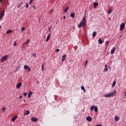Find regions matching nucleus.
I'll use <instances>...</instances> for the list:
<instances>
[{
	"mask_svg": "<svg viewBox=\"0 0 126 126\" xmlns=\"http://www.w3.org/2000/svg\"><path fill=\"white\" fill-rule=\"evenodd\" d=\"M94 8H96V7H97V5H98V2H95L93 4Z\"/></svg>",
	"mask_w": 126,
	"mask_h": 126,
	"instance_id": "nucleus-12",
	"label": "nucleus"
},
{
	"mask_svg": "<svg viewBox=\"0 0 126 126\" xmlns=\"http://www.w3.org/2000/svg\"><path fill=\"white\" fill-rule=\"evenodd\" d=\"M3 16H4V10L2 11L1 15L0 16V19H2V17H3Z\"/></svg>",
	"mask_w": 126,
	"mask_h": 126,
	"instance_id": "nucleus-7",
	"label": "nucleus"
},
{
	"mask_svg": "<svg viewBox=\"0 0 126 126\" xmlns=\"http://www.w3.org/2000/svg\"><path fill=\"white\" fill-rule=\"evenodd\" d=\"M2 1H3V0H0V3H2Z\"/></svg>",
	"mask_w": 126,
	"mask_h": 126,
	"instance_id": "nucleus-46",
	"label": "nucleus"
},
{
	"mask_svg": "<svg viewBox=\"0 0 126 126\" xmlns=\"http://www.w3.org/2000/svg\"><path fill=\"white\" fill-rule=\"evenodd\" d=\"M108 70V68H105V69H104V71L105 72H107V71Z\"/></svg>",
	"mask_w": 126,
	"mask_h": 126,
	"instance_id": "nucleus-39",
	"label": "nucleus"
},
{
	"mask_svg": "<svg viewBox=\"0 0 126 126\" xmlns=\"http://www.w3.org/2000/svg\"><path fill=\"white\" fill-rule=\"evenodd\" d=\"M63 19H65V16L63 17Z\"/></svg>",
	"mask_w": 126,
	"mask_h": 126,
	"instance_id": "nucleus-50",
	"label": "nucleus"
},
{
	"mask_svg": "<svg viewBox=\"0 0 126 126\" xmlns=\"http://www.w3.org/2000/svg\"><path fill=\"white\" fill-rule=\"evenodd\" d=\"M29 71H31V68H30L29 67L28 68Z\"/></svg>",
	"mask_w": 126,
	"mask_h": 126,
	"instance_id": "nucleus-43",
	"label": "nucleus"
},
{
	"mask_svg": "<svg viewBox=\"0 0 126 126\" xmlns=\"http://www.w3.org/2000/svg\"><path fill=\"white\" fill-rule=\"evenodd\" d=\"M107 66H108V65H105L104 67H106V68H107Z\"/></svg>",
	"mask_w": 126,
	"mask_h": 126,
	"instance_id": "nucleus-47",
	"label": "nucleus"
},
{
	"mask_svg": "<svg viewBox=\"0 0 126 126\" xmlns=\"http://www.w3.org/2000/svg\"><path fill=\"white\" fill-rule=\"evenodd\" d=\"M65 59H66V55L64 54L62 57V62H64L65 61Z\"/></svg>",
	"mask_w": 126,
	"mask_h": 126,
	"instance_id": "nucleus-8",
	"label": "nucleus"
},
{
	"mask_svg": "<svg viewBox=\"0 0 126 126\" xmlns=\"http://www.w3.org/2000/svg\"><path fill=\"white\" fill-rule=\"evenodd\" d=\"M32 56L34 57L35 58H36V54H35V53L32 54Z\"/></svg>",
	"mask_w": 126,
	"mask_h": 126,
	"instance_id": "nucleus-36",
	"label": "nucleus"
},
{
	"mask_svg": "<svg viewBox=\"0 0 126 126\" xmlns=\"http://www.w3.org/2000/svg\"><path fill=\"white\" fill-rule=\"evenodd\" d=\"M23 4V2H21V3L19 4L18 5V7H21V5Z\"/></svg>",
	"mask_w": 126,
	"mask_h": 126,
	"instance_id": "nucleus-25",
	"label": "nucleus"
},
{
	"mask_svg": "<svg viewBox=\"0 0 126 126\" xmlns=\"http://www.w3.org/2000/svg\"><path fill=\"white\" fill-rule=\"evenodd\" d=\"M115 47H113L111 51V55H113L114 54V53H115Z\"/></svg>",
	"mask_w": 126,
	"mask_h": 126,
	"instance_id": "nucleus-11",
	"label": "nucleus"
},
{
	"mask_svg": "<svg viewBox=\"0 0 126 126\" xmlns=\"http://www.w3.org/2000/svg\"><path fill=\"white\" fill-rule=\"evenodd\" d=\"M5 110H6V108L3 107V108H2V111H3V112L4 113L5 112Z\"/></svg>",
	"mask_w": 126,
	"mask_h": 126,
	"instance_id": "nucleus-32",
	"label": "nucleus"
},
{
	"mask_svg": "<svg viewBox=\"0 0 126 126\" xmlns=\"http://www.w3.org/2000/svg\"><path fill=\"white\" fill-rule=\"evenodd\" d=\"M32 122H37V121H38V119L36 118H32Z\"/></svg>",
	"mask_w": 126,
	"mask_h": 126,
	"instance_id": "nucleus-13",
	"label": "nucleus"
},
{
	"mask_svg": "<svg viewBox=\"0 0 126 126\" xmlns=\"http://www.w3.org/2000/svg\"><path fill=\"white\" fill-rule=\"evenodd\" d=\"M96 35H97V32H94L92 34L93 37H96Z\"/></svg>",
	"mask_w": 126,
	"mask_h": 126,
	"instance_id": "nucleus-16",
	"label": "nucleus"
},
{
	"mask_svg": "<svg viewBox=\"0 0 126 126\" xmlns=\"http://www.w3.org/2000/svg\"><path fill=\"white\" fill-rule=\"evenodd\" d=\"M7 57H8L7 55H5L3 57H2V58L1 59V62H3V61H5V60L7 59Z\"/></svg>",
	"mask_w": 126,
	"mask_h": 126,
	"instance_id": "nucleus-5",
	"label": "nucleus"
},
{
	"mask_svg": "<svg viewBox=\"0 0 126 126\" xmlns=\"http://www.w3.org/2000/svg\"><path fill=\"white\" fill-rule=\"evenodd\" d=\"M115 93H116V91H114V92H111L109 94H106L104 95V97L105 98H109L110 97H113V96L115 95Z\"/></svg>",
	"mask_w": 126,
	"mask_h": 126,
	"instance_id": "nucleus-2",
	"label": "nucleus"
},
{
	"mask_svg": "<svg viewBox=\"0 0 126 126\" xmlns=\"http://www.w3.org/2000/svg\"><path fill=\"white\" fill-rule=\"evenodd\" d=\"M94 107L95 106H94V105H92L90 108L91 111H93V110H94Z\"/></svg>",
	"mask_w": 126,
	"mask_h": 126,
	"instance_id": "nucleus-24",
	"label": "nucleus"
},
{
	"mask_svg": "<svg viewBox=\"0 0 126 126\" xmlns=\"http://www.w3.org/2000/svg\"><path fill=\"white\" fill-rule=\"evenodd\" d=\"M112 12V11L111 10H108V14H111V13Z\"/></svg>",
	"mask_w": 126,
	"mask_h": 126,
	"instance_id": "nucleus-35",
	"label": "nucleus"
},
{
	"mask_svg": "<svg viewBox=\"0 0 126 126\" xmlns=\"http://www.w3.org/2000/svg\"><path fill=\"white\" fill-rule=\"evenodd\" d=\"M56 52H57V53H59L60 52V49H56Z\"/></svg>",
	"mask_w": 126,
	"mask_h": 126,
	"instance_id": "nucleus-34",
	"label": "nucleus"
},
{
	"mask_svg": "<svg viewBox=\"0 0 126 126\" xmlns=\"http://www.w3.org/2000/svg\"><path fill=\"white\" fill-rule=\"evenodd\" d=\"M21 86H22V83L20 82L19 84H17L16 85V88L18 89H19L21 87Z\"/></svg>",
	"mask_w": 126,
	"mask_h": 126,
	"instance_id": "nucleus-4",
	"label": "nucleus"
},
{
	"mask_svg": "<svg viewBox=\"0 0 126 126\" xmlns=\"http://www.w3.org/2000/svg\"><path fill=\"white\" fill-rule=\"evenodd\" d=\"M32 95V92H30L28 94V97H29V98H31Z\"/></svg>",
	"mask_w": 126,
	"mask_h": 126,
	"instance_id": "nucleus-19",
	"label": "nucleus"
},
{
	"mask_svg": "<svg viewBox=\"0 0 126 126\" xmlns=\"http://www.w3.org/2000/svg\"><path fill=\"white\" fill-rule=\"evenodd\" d=\"M87 63H88V60H87V61H86L85 65H86V64H87Z\"/></svg>",
	"mask_w": 126,
	"mask_h": 126,
	"instance_id": "nucleus-41",
	"label": "nucleus"
},
{
	"mask_svg": "<svg viewBox=\"0 0 126 126\" xmlns=\"http://www.w3.org/2000/svg\"><path fill=\"white\" fill-rule=\"evenodd\" d=\"M41 68H42L41 70H42V71H43L44 70V64H42Z\"/></svg>",
	"mask_w": 126,
	"mask_h": 126,
	"instance_id": "nucleus-31",
	"label": "nucleus"
},
{
	"mask_svg": "<svg viewBox=\"0 0 126 126\" xmlns=\"http://www.w3.org/2000/svg\"><path fill=\"white\" fill-rule=\"evenodd\" d=\"M33 9H36V6H35V5H33Z\"/></svg>",
	"mask_w": 126,
	"mask_h": 126,
	"instance_id": "nucleus-44",
	"label": "nucleus"
},
{
	"mask_svg": "<svg viewBox=\"0 0 126 126\" xmlns=\"http://www.w3.org/2000/svg\"><path fill=\"white\" fill-rule=\"evenodd\" d=\"M84 93H85V92H86V90H85H85H84Z\"/></svg>",
	"mask_w": 126,
	"mask_h": 126,
	"instance_id": "nucleus-49",
	"label": "nucleus"
},
{
	"mask_svg": "<svg viewBox=\"0 0 126 126\" xmlns=\"http://www.w3.org/2000/svg\"><path fill=\"white\" fill-rule=\"evenodd\" d=\"M33 1H34V0H30L29 2V4H32Z\"/></svg>",
	"mask_w": 126,
	"mask_h": 126,
	"instance_id": "nucleus-27",
	"label": "nucleus"
},
{
	"mask_svg": "<svg viewBox=\"0 0 126 126\" xmlns=\"http://www.w3.org/2000/svg\"><path fill=\"white\" fill-rule=\"evenodd\" d=\"M120 120V118L118 117V116H115V122H118Z\"/></svg>",
	"mask_w": 126,
	"mask_h": 126,
	"instance_id": "nucleus-14",
	"label": "nucleus"
},
{
	"mask_svg": "<svg viewBox=\"0 0 126 126\" xmlns=\"http://www.w3.org/2000/svg\"><path fill=\"white\" fill-rule=\"evenodd\" d=\"M70 17H72V18H74L75 17V14L71 13Z\"/></svg>",
	"mask_w": 126,
	"mask_h": 126,
	"instance_id": "nucleus-20",
	"label": "nucleus"
},
{
	"mask_svg": "<svg viewBox=\"0 0 126 126\" xmlns=\"http://www.w3.org/2000/svg\"><path fill=\"white\" fill-rule=\"evenodd\" d=\"M48 29H49V31L51 30V27H50V28H48Z\"/></svg>",
	"mask_w": 126,
	"mask_h": 126,
	"instance_id": "nucleus-48",
	"label": "nucleus"
},
{
	"mask_svg": "<svg viewBox=\"0 0 126 126\" xmlns=\"http://www.w3.org/2000/svg\"><path fill=\"white\" fill-rule=\"evenodd\" d=\"M14 47H16V46H17V44H16V41H14Z\"/></svg>",
	"mask_w": 126,
	"mask_h": 126,
	"instance_id": "nucleus-33",
	"label": "nucleus"
},
{
	"mask_svg": "<svg viewBox=\"0 0 126 126\" xmlns=\"http://www.w3.org/2000/svg\"><path fill=\"white\" fill-rule=\"evenodd\" d=\"M54 11V10L53 9H51L50 11V13H52V12H53Z\"/></svg>",
	"mask_w": 126,
	"mask_h": 126,
	"instance_id": "nucleus-42",
	"label": "nucleus"
},
{
	"mask_svg": "<svg viewBox=\"0 0 126 126\" xmlns=\"http://www.w3.org/2000/svg\"><path fill=\"white\" fill-rule=\"evenodd\" d=\"M19 99L22 98V95L20 96L19 97Z\"/></svg>",
	"mask_w": 126,
	"mask_h": 126,
	"instance_id": "nucleus-45",
	"label": "nucleus"
},
{
	"mask_svg": "<svg viewBox=\"0 0 126 126\" xmlns=\"http://www.w3.org/2000/svg\"><path fill=\"white\" fill-rule=\"evenodd\" d=\"M23 95H24V96H25H25H26L27 95V93H24L23 94Z\"/></svg>",
	"mask_w": 126,
	"mask_h": 126,
	"instance_id": "nucleus-38",
	"label": "nucleus"
},
{
	"mask_svg": "<svg viewBox=\"0 0 126 126\" xmlns=\"http://www.w3.org/2000/svg\"><path fill=\"white\" fill-rule=\"evenodd\" d=\"M24 30H25V27H22L21 32H23V31H24Z\"/></svg>",
	"mask_w": 126,
	"mask_h": 126,
	"instance_id": "nucleus-28",
	"label": "nucleus"
},
{
	"mask_svg": "<svg viewBox=\"0 0 126 126\" xmlns=\"http://www.w3.org/2000/svg\"><path fill=\"white\" fill-rule=\"evenodd\" d=\"M86 121H88V122H92V118L90 116H88L86 117Z\"/></svg>",
	"mask_w": 126,
	"mask_h": 126,
	"instance_id": "nucleus-6",
	"label": "nucleus"
},
{
	"mask_svg": "<svg viewBox=\"0 0 126 126\" xmlns=\"http://www.w3.org/2000/svg\"><path fill=\"white\" fill-rule=\"evenodd\" d=\"M125 27H126V24L124 23H122L120 25V31H122L123 29H125Z\"/></svg>",
	"mask_w": 126,
	"mask_h": 126,
	"instance_id": "nucleus-3",
	"label": "nucleus"
},
{
	"mask_svg": "<svg viewBox=\"0 0 126 126\" xmlns=\"http://www.w3.org/2000/svg\"><path fill=\"white\" fill-rule=\"evenodd\" d=\"M115 85H116V81L113 82L112 84V87H115Z\"/></svg>",
	"mask_w": 126,
	"mask_h": 126,
	"instance_id": "nucleus-26",
	"label": "nucleus"
},
{
	"mask_svg": "<svg viewBox=\"0 0 126 126\" xmlns=\"http://www.w3.org/2000/svg\"><path fill=\"white\" fill-rule=\"evenodd\" d=\"M81 88L82 90H85V88H84V86H82L81 87Z\"/></svg>",
	"mask_w": 126,
	"mask_h": 126,
	"instance_id": "nucleus-29",
	"label": "nucleus"
},
{
	"mask_svg": "<svg viewBox=\"0 0 126 126\" xmlns=\"http://www.w3.org/2000/svg\"><path fill=\"white\" fill-rule=\"evenodd\" d=\"M29 42H30L29 39H27L26 41V44H29Z\"/></svg>",
	"mask_w": 126,
	"mask_h": 126,
	"instance_id": "nucleus-37",
	"label": "nucleus"
},
{
	"mask_svg": "<svg viewBox=\"0 0 126 126\" xmlns=\"http://www.w3.org/2000/svg\"><path fill=\"white\" fill-rule=\"evenodd\" d=\"M7 1L8 2V0H7Z\"/></svg>",
	"mask_w": 126,
	"mask_h": 126,
	"instance_id": "nucleus-52",
	"label": "nucleus"
},
{
	"mask_svg": "<svg viewBox=\"0 0 126 126\" xmlns=\"http://www.w3.org/2000/svg\"><path fill=\"white\" fill-rule=\"evenodd\" d=\"M125 126H126V125H125Z\"/></svg>",
	"mask_w": 126,
	"mask_h": 126,
	"instance_id": "nucleus-53",
	"label": "nucleus"
},
{
	"mask_svg": "<svg viewBox=\"0 0 126 126\" xmlns=\"http://www.w3.org/2000/svg\"><path fill=\"white\" fill-rule=\"evenodd\" d=\"M12 32V30H8L6 32V34H10V33H11Z\"/></svg>",
	"mask_w": 126,
	"mask_h": 126,
	"instance_id": "nucleus-15",
	"label": "nucleus"
},
{
	"mask_svg": "<svg viewBox=\"0 0 126 126\" xmlns=\"http://www.w3.org/2000/svg\"><path fill=\"white\" fill-rule=\"evenodd\" d=\"M50 38H51V33H49V34L47 36L46 40V42H48V41L50 40Z\"/></svg>",
	"mask_w": 126,
	"mask_h": 126,
	"instance_id": "nucleus-9",
	"label": "nucleus"
},
{
	"mask_svg": "<svg viewBox=\"0 0 126 126\" xmlns=\"http://www.w3.org/2000/svg\"><path fill=\"white\" fill-rule=\"evenodd\" d=\"M29 67V66L27 65H25L24 66V69H28V68Z\"/></svg>",
	"mask_w": 126,
	"mask_h": 126,
	"instance_id": "nucleus-23",
	"label": "nucleus"
},
{
	"mask_svg": "<svg viewBox=\"0 0 126 126\" xmlns=\"http://www.w3.org/2000/svg\"><path fill=\"white\" fill-rule=\"evenodd\" d=\"M94 112L97 113V112H98V107L97 106H94Z\"/></svg>",
	"mask_w": 126,
	"mask_h": 126,
	"instance_id": "nucleus-17",
	"label": "nucleus"
},
{
	"mask_svg": "<svg viewBox=\"0 0 126 126\" xmlns=\"http://www.w3.org/2000/svg\"><path fill=\"white\" fill-rule=\"evenodd\" d=\"M29 6V5L28 4V3H26V8H28Z\"/></svg>",
	"mask_w": 126,
	"mask_h": 126,
	"instance_id": "nucleus-30",
	"label": "nucleus"
},
{
	"mask_svg": "<svg viewBox=\"0 0 126 126\" xmlns=\"http://www.w3.org/2000/svg\"><path fill=\"white\" fill-rule=\"evenodd\" d=\"M98 43L99 44H102L103 43V41H102V39L99 38L98 40Z\"/></svg>",
	"mask_w": 126,
	"mask_h": 126,
	"instance_id": "nucleus-21",
	"label": "nucleus"
},
{
	"mask_svg": "<svg viewBox=\"0 0 126 126\" xmlns=\"http://www.w3.org/2000/svg\"><path fill=\"white\" fill-rule=\"evenodd\" d=\"M106 45H109V41H106L105 42Z\"/></svg>",
	"mask_w": 126,
	"mask_h": 126,
	"instance_id": "nucleus-40",
	"label": "nucleus"
},
{
	"mask_svg": "<svg viewBox=\"0 0 126 126\" xmlns=\"http://www.w3.org/2000/svg\"><path fill=\"white\" fill-rule=\"evenodd\" d=\"M30 114V111L29 110H27L25 113H24V116H26V115H29Z\"/></svg>",
	"mask_w": 126,
	"mask_h": 126,
	"instance_id": "nucleus-18",
	"label": "nucleus"
},
{
	"mask_svg": "<svg viewBox=\"0 0 126 126\" xmlns=\"http://www.w3.org/2000/svg\"><path fill=\"white\" fill-rule=\"evenodd\" d=\"M0 28H1V26H0Z\"/></svg>",
	"mask_w": 126,
	"mask_h": 126,
	"instance_id": "nucleus-51",
	"label": "nucleus"
},
{
	"mask_svg": "<svg viewBox=\"0 0 126 126\" xmlns=\"http://www.w3.org/2000/svg\"><path fill=\"white\" fill-rule=\"evenodd\" d=\"M17 119V117H14L13 118H12L11 121L12 122H15V120H16Z\"/></svg>",
	"mask_w": 126,
	"mask_h": 126,
	"instance_id": "nucleus-22",
	"label": "nucleus"
},
{
	"mask_svg": "<svg viewBox=\"0 0 126 126\" xmlns=\"http://www.w3.org/2000/svg\"><path fill=\"white\" fill-rule=\"evenodd\" d=\"M86 24V16H84L82 18V21L78 25V27H79V28H81L82 26H83V27H84Z\"/></svg>",
	"mask_w": 126,
	"mask_h": 126,
	"instance_id": "nucleus-1",
	"label": "nucleus"
},
{
	"mask_svg": "<svg viewBox=\"0 0 126 126\" xmlns=\"http://www.w3.org/2000/svg\"><path fill=\"white\" fill-rule=\"evenodd\" d=\"M68 9H69V6H67L65 9L64 10V12L65 13L66 12H67V11L68 10Z\"/></svg>",
	"mask_w": 126,
	"mask_h": 126,
	"instance_id": "nucleus-10",
	"label": "nucleus"
}]
</instances>
